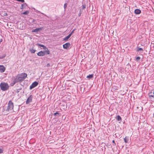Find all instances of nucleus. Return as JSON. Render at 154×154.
I'll list each match as a JSON object with an SVG mask.
<instances>
[{
    "instance_id": "obj_1",
    "label": "nucleus",
    "mask_w": 154,
    "mask_h": 154,
    "mask_svg": "<svg viewBox=\"0 0 154 154\" xmlns=\"http://www.w3.org/2000/svg\"><path fill=\"white\" fill-rule=\"evenodd\" d=\"M27 77V74L25 73L18 74L14 78L18 82H23Z\"/></svg>"
},
{
    "instance_id": "obj_2",
    "label": "nucleus",
    "mask_w": 154,
    "mask_h": 154,
    "mask_svg": "<svg viewBox=\"0 0 154 154\" xmlns=\"http://www.w3.org/2000/svg\"><path fill=\"white\" fill-rule=\"evenodd\" d=\"M0 87L1 89L3 91H6L8 90L9 86L8 83L5 82H1L0 84Z\"/></svg>"
},
{
    "instance_id": "obj_3",
    "label": "nucleus",
    "mask_w": 154,
    "mask_h": 154,
    "mask_svg": "<svg viewBox=\"0 0 154 154\" xmlns=\"http://www.w3.org/2000/svg\"><path fill=\"white\" fill-rule=\"evenodd\" d=\"M50 52L49 50H45V51H41L38 52L37 54L38 56H43L45 55L49 54Z\"/></svg>"
},
{
    "instance_id": "obj_4",
    "label": "nucleus",
    "mask_w": 154,
    "mask_h": 154,
    "mask_svg": "<svg viewBox=\"0 0 154 154\" xmlns=\"http://www.w3.org/2000/svg\"><path fill=\"white\" fill-rule=\"evenodd\" d=\"M13 103L11 100H10L8 102V106L6 110L8 111H9L10 110H12L13 109Z\"/></svg>"
},
{
    "instance_id": "obj_5",
    "label": "nucleus",
    "mask_w": 154,
    "mask_h": 154,
    "mask_svg": "<svg viewBox=\"0 0 154 154\" xmlns=\"http://www.w3.org/2000/svg\"><path fill=\"white\" fill-rule=\"evenodd\" d=\"M149 98L153 100H154V91L152 90L148 94Z\"/></svg>"
},
{
    "instance_id": "obj_6",
    "label": "nucleus",
    "mask_w": 154,
    "mask_h": 154,
    "mask_svg": "<svg viewBox=\"0 0 154 154\" xmlns=\"http://www.w3.org/2000/svg\"><path fill=\"white\" fill-rule=\"evenodd\" d=\"M38 84V82H33L32 84L30 86L29 89L31 90L33 88H35L36 86Z\"/></svg>"
},
{
    "instance_id": "obj_7",
    "label": "nucleus",
    "mask_w": 154,
    "mask_h": 154,
    "mask_svg": "<svg viewBox=\"0 0 154 154\" xmlns=\"http://www.w3.org/2000/svg\"><path fill=\"white\" fill-rule=\"evenodd\" d=\"M71 45L70 43L69 42H67L63 45V48L67 49Z\"/></svg>"
},
{
    "instance_id": "obj_8",
    "label": "nucleus",
    "mask_w": 154,
    "mask_h": 154,
    "mask_svg": "<svg viewBox=\"0 0 154 154\" xmlns=\"http://www.w3.org/2000/svg\"><path fill=\"white\" fill-rule=\"evenodd\" d=\"M33 98V96L32 95H30L29 97L27 98L26 101V104H28L29 103L32 102V99Z\"/></svg>"
},
{
    "instance_id": "obj_9",
    "label": "nucleus",
    "mask_w": 154,
    "mask_h": 154,
    "mask_svg": "<svg viewBox=\"0 0 154 154\" xmlns=\"http://www.w3.org/2000/svg\"><path fill=\"white\" fill-rule=\"evenodd\" d=\"M36 45L37 46H38L42 47V48H41V49H43L45 50H48V48H47L45 46L43 45H42L39 43H37L36 44Z\"/></svg>"
},
{
    "instance_id": "obj_10",
    "label": "nucleus",
    "mask_w": 154,
    "mask_h": 154,
    "mask_svg": "<svg viewBox=\"0 0 154 154\" xmlns=\"http://www.w3.org/2000/svg\"><path fill=\"white\" fill-rule=\"evenodd\" d=\"M43 29V27L36 28L32 30V32H38L39 31L42 30Z\"/></svg>"
},
{
    "instance_id": "obj_11",
    "label": "nucleus",
    "mask_w": 154,
    "mask_h": 154,
    "mask_svg": "<svg viewBox=\"0 0 154 154\" xmlns=\"http://www.w3.org/2000/svg\"><path fill=\"white\" fill-rule=\"evenodd\" d=\"M5 67L3 65H0V72H5Z\"/></svg>"
},
{
    "instance_id": "obj_12",
    "label": "nucleus",
    "mask_w": 154,
    "mask_h": 154,
    "mask_svg": "<svg viewBox=\"0 0 154 154\" xmlns=\"http://www.w3.org/2000/svg\"><path fill=\"white\" fill-rule=\"evenodd\" d=\"M27 6V4L26 3H23L21 5V6L20 7V9H23L26 7Z\"/></svg>"
},
{
    "instance_id": "obj_13",
    "label": "nucleus",
    "mask_w": 154,
    "mask_h": 154,
    "mask_svg": "<svg viewBox=\"0 0 154 154\" xmlns=\"http://www.w3.org/2000/svg\"><path fill=\"white\" fill-rule=\"evenodd\" d=\"M141 12V11L139 9H136L134 11V13L136 14H140Z\"/></svg>"
},
{
    "instance_id": "obj_14",
    "label": "nucleus",
    "mask_w": 154,
    "mask_h": 154,
    "mask_svg": "<svg viewBox=\"0 0 154 154\" xmlns=\"http://www.w3.org/2000/svg\"><path fill=\"white\" fill-rule=\"evenodd\" d=\"M18 82L16 80L15 78H14V80L13 81V82L12 83L11 85V86H13L16 83Z\"/></svg>"
},
{
    "instance_id": "obj_15",
    "label": "nucleus",
    "mask_w": 154,
    "mask_h": 154,
    "mask_svg": "<svg viewBox=\"0 0 154 154\" xmlns=\"http://www.w3.org/2000/svg\"><path fill=\"white\" fill-rule=\"evenodd\" d=\"M18 82L16 80L15 78H14V80L13 81V82L12 83L11 85V86H13L16 83Z\"/></svg>"
},
{
    "instance_id": "obj_16",
    "label": "nucleus",
    "mask_w": 154,
    "mask_h": 154,
    "mask_svg": "<svg viewBox=\"0 0 154 154\" xmlns=\"http://www.w3.org/2000/svg\"><path fill=\"white\" fill-rule=\"evenodd\" d=\"M71 35L69 34L67 36L65 37L64 38V40L65 41H66L70 37Z\"/></svg>"
},
{
    "instance_id": "obj_17",
    "label": "nucleus",
    "mask_w": 154,
    "mask_h": 154,
    "mask_svg": "<svg viewBox=\"0 0 154 154\" xmlns=\"http://www.w3.org/2000/svg\"><path fill=\"white\" fill-rule=\"evenodd\" d=\"M29 51L30 52L32 53H34L36 51L33 48H30Z\"/></svg>"
},
{
    "instance_id": "obj_18",
    "label": "nucleus",
    "mask_w": 154,
    "mask_h": 154,
    "mask_svg": "<svg viewBox=\"0 0 154 154\" xmlns=\"http://www.w3.org/2000/svg\"><path fill=\"white\" fill-rule=\"evenodd\" d=\"M124 141L125 143H128V140H129L128 137H126L124 138Z\"/></svg>"
},
{
    "instance_id": "obj_19",
    "label": "nucleus",
    "mask_w": 154,
    "mask_h": 154,
    "mask_svg": "<svg viewBox=\"0 0 154 154\" xmlns=\"http://www.w3.org/2000/svg\"><path fill=\"white\" fill-rule=\"evenodd\" d=\"M29 13V11H26L25 12L21 13L22 14L27 15Z\"/></svg>"
},
{
    "instance_id": "obj_20",
    "label": "nucleus",
    "mask_w": 154,
    "mask_h": 154,
    "mask_svg": "<svg viewBox=\"0 0 154 154\" xmlns=\"http://www.w3.org/2000/svg\"><path fill=\"white\" fill-rule=\"evenodd\" d=\"M93 74L89 75L87 76V78L91 79L93 78Z\"/></svg>"
},
{
    "instance_id": "obj_21",
    "label": "nucleus",
    "mask_w": 154,
    "mask_h": 154,
    "mask_svg": "<svg viewBox=\"0 0 154 154\" xmlns=\"http://www.w3.org/2000/svg\"><path fill=\"white\" fill-rule=\"evenodd\" d=\"M116 119L119 121H120L122 120V119L120 116L118 115L116 117Z\"/></svg>"
},
{
    "instance_id": "obj_22",
    "label": "nucleus",
    "mask_w": 154,
    "mask_h": 154,
    "mask_svg": "<svg viewBox=\"0 0 154 154\" xmlns=\"http://www.w3.org/2000/svg\"><path fill=\"white\" fill-rule=\"evenodd\" d=\"M143 49L142 48H139L138 47L137 48V51H141L142 52H141V53L142 52V51H143Z\"/></svg>"
},
{
    "instance_id": "obj_23",
    "label": "nucleus",
    "mask_w": 154,
    "mask_h": 154,
    "mask_svg": "<svg viewBox=\"0 0 154 154\" xmlns=\"http://www.w3.org/2000/svg\"><path fill=\"white\" fill-rule=\"evenodd\" d=\"M55 116H60V114L58 112H56L54 114Z\"/></svg>"
},
{
    "instance_id": "obj_24",
    "label": "nucleus",
    "mask_w": 154,
    "mask_h": 154,
    "mask_svg": "<svg viewBox=\"0 0 154 154\" xmlns=\"http://www.w3.org/2000/svg\"><path fill=\"white\" fill-rule=\"evenodd\" d=\"M6 56V55L5 54H4L2 56H0V59H3V58L5 57Z\"/></svg>"
},
{
    "instance_id": "obj_25",
    "label": "nucleus",
    "mask_w": 154,
    "mask_h": 154,
    "mask_svg": "<svg viewBox=\"0 0 154 154\" xmlns=\"http://www.w3.org/2000/svg\"><path fill=\"white\" fill-rule=\"evenodd\" d=\"M140 59V57H137L136 58V60L137 61H138Z\"/></svg>"
},
{
    "instance_id": "obj_26",
    "label": "nucleus",
    "mask_w": 154,
    "mask_h": 154,
    "mask_svg": "<svg viewBox=\"0 0 154 154\" xmlns=\"http://www.w3.org/2000/svg\"><path fill=\"white\" fill-rule=\"evenodd\" d=\"M18 2H21L22 3L24 2V0H16Z\"/></svg>"
},
{
    "instance_id": "obj_27",
    "label": "nucleus",
    "mask_w": 154,
    "mask_h": 154,
    "mask_svg": "<svg viewBox=\"0 0 154 154\" xmlns=\"http://www.w3.org/2000/svg\"><path fill=\"white\" fill-rule=\"evenodd\" d=\"M86 8V5H82V9H83Z\"/></svg>"
},
{
    "instance_id": "obj_28",
    "label": "nucleus",
    "mask_w": 154,
    "mask_h": 154,
    "mask_svg": "<svg viewBox=\"0 0 154 154\" xmlns=\"http://www.w3.org/2000/svg\"><path fill=\"white\" fill-rule=\"evenodd\" d=\"M67 4L65 3L64 5V7L65 9L67 7Z\"/></svg>"
},
{
    "instance_id": "obj_29",
    "label": "nucleus",
    "mask_w": 154,
    "mask_h": 154,
    "mask_svg": "<svg viewBox=\"0 0 154 154\" xmlns=\"http://www.w3.org/2000/svg\"><path fill=\"white\" fill-rule=\"evenodd\" d=\"M75 29H74L72 30V32H71V33L69 34L71 35H72L74 31H75Z\"/></svg>"
},
{
    "instance_id": "obj_30",
    "label": "nucleus",
    "mask_w": 154,
    "mask_h": 154,
    "mask_svg": "<svg viewBox=\"0 0 154 154\" xmlns=\"http://www.w3.org/2000/svg\"><path fill=\"white\" fill-rule=\"evenodd\" d=\"M20 90H21V88L18 89H17L16 92H17V93H18L20 92Z\"/></svg>"
},
{
    "instance_id": "obj_31",
    "label": "nucleus",
    "mask_w": 154,
    "mask_h": 154,
    "mask_svg": "<svg viewBox=\"0 0 154 154\" xmlns=\"http://www.w3.org/2000/svg\"><path fill=\"white\" fill-rule=\"evenodd\" d=\"M38 12L40 13H41V14H43L45 16H46V17H48L47 15H46L45 14L43 13H41V12L40 11H38Z\"/></svg>"
},
{
    "instance_id": "obj_32",
    "label": "nucleus",
    "mask_w": 154,
    "mask_h": 154,
    "mask_svg": "<svg viewBox=\"0 0 154 154\" xmlns=\"http://www.w3.org/2000/svg\"><path fill=\"white\" fill-rule=\"evenodd\" d=\"M112 142L113 143V145L114 146H115L116 145V143H115V140H113Z\"/></svg>"
},
{
    "instance_id": "obj_33",
    "label": "nucleus",
    "mask_w": 154,
    "mask_h": 154,
    "mask_svg": "<svg viewBox=\"0 0 154 154\" xmlns=\"http://www.w3.org/2000/svg\"><path fill=\"white\" fill-rule=\"evenodd\" d=\"M3 151V150L2 149L0 148V153H2Z\"/></svg>"
},
{
    "instance_id": "obj_34",
    "label": "nucleus",
    "mask_w": 154,
    "mask_h": 154,
    "mask_svg": "<svg viewBox=\"0 0 154 154\" xmlns=\"http://www.w3.org/2000/svg\"><path fill=\"white\" fill-rule=\"evenodd\" d=\"M81 12H80L79 14H78V15L79 16H80L81 15Z\"/></svg>"
},
{
    "instance_id": "obj_35",
    "label": "nucleus",
    "mask_w": 154,
    "mask_h": 154,
    "mask_svg": "<svg viewBox=\"0 0 154 154\" xmlns=\"http://www.w3.org/2000/svg\"><path fill=\"white\" fill-rule=\"evenodd\" d=\"M20 28L21 29H23V28Z\"/></svg>"
}]
</instances>
